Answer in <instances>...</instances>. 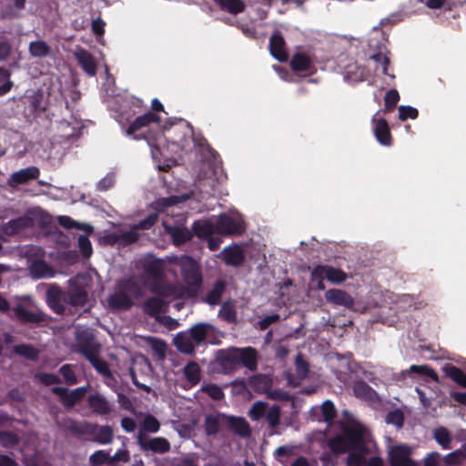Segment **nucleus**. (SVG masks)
I'll return each mask as SVG.
<instances>
[{
    "mask_svg": "<svg viewBox=\"0 0 466 466\" xmlns=\"http://www.w3.org/2000/svg\"><path fill=\"white\" fill-rule=\"evenodd\" d=\"M329 446L335 453L349 452L347 466H383V460L380 456L366 460L376 445L370 431L359 421L346 426L341 435L329 441Z\"/></svg>",
    "mask_w": 466,
    "mask_h": 466,
    "instance_id": "f257e3e1",
    "label": "nucleus"
},
{
    "mask_svg": "<svg viewBox=\"0 0 466 466\" xmlns=\"http://www.w3.org/2000/svg\"><path fill=\"white\" fill-rule=\"evenodd\" d=\"M176 267H178L181 271L183 279V288L178 292L173 288H163L160 295L162 298L154 297L147 300L144 304V310L152 316H157L160 312L164 311L167 301L165 299L168 297L173 298H187L192 297L197 294L201 285V275L199 273V267L198 263L190 257L183 256L176 258L174 261Z\"/></svg>",
    "mask_w": 466,
    "mask_h": 466,
    "instance_id": "f03ea898",
    "label": "nucleus"
},
{
    "mask_svg": "<svg viewBox=\"0 0 466 466\" xmlns=\"http://www.w3.org/2000/svg\"><path fill=\"white\" fill-rule=\"evenodd\" d=\"M387 455L390 466H419V463L411 459L413 448L403 443H392L389 439Z\"/></svg>",
    "mask_w": 466,
    "mask_h": 466,
    "instance_id": "7ed1b4c3",
    "label": "nucleus"
},
{
    "mask_svg": "<svg viewBox=\"0 0 466 466\" xmlns=\"http://www.w3.org/2000/svg\"><path fill=\"white\" fill-rule=\"evenodd\" d=\"M348 275L339 268L328 265L317 266L311 272V279L318 282V289H324L323 280L326 279L332 284H339L344 282Z\"/></svg>",
    "mask_w": 466,
    "mask_h": 466,
    "instance_id": "20e7f679",
    "label": "nucleus"
},
{
    "mask_svg": "<svg viewBox=\"0 0 466 466\" xmlns=\"http://www.w3.org/2000/svg\"><path fill=\"white\" fill-rule=\"evenodd\" d=\"M217 233L221 235H232L241 233L244 229V221L238 213L231 217L222 215L218 218L217 223Z\"/></svg>",
    "mask_w": 466,
    "mask_h": 466,
    "instance_id": "39448f33",
    "label": "nucleus"
},
{
    "mask_svg": "<svg viewBox=\"0 0 466 466\" xmlns=\"http://www.w3.org/2000/svg\"><path fill=\"white\" fill-rule=\"evenodd\" d=\"M132 289V283L127 282L123 285H119L117 290L111 295L108 299V305L114 309H127L132 305V300L129 293Z\"/></svg>",
    "mask_w": 466,
    "mask_h": 466,
    "instance_id": "423d86ee",
    "label": "nucleus"
},
{
    "mask_svg": "<svg viewBox=\"0 0 466 466\" xmlns=\"http://www.w3.org/2000/svg\"><path fill=\"white\" fill-rule=\"evenodd\" d=\"M137 441L141 450L144 451H151L157 453H165L170 450V443L166 438L155 437L145 438L141 431H138Z\"/></svg>",
    "mask_w": 466,
    "mask_h": 466,
    "instance_id": "0eeeda50",
    "label": "nucleus"
},
{
    "mask_svg": "<svg viewBox=\"0 0 466 466\" xmlns=\"http://www.w3.org/2000/svg\"><path fill=\"white\" fill-rule=\"evenodd\" d=\"M46 301L55 312L61 314L68 304L67 294L56 286H50L46 290Z\"/></svg>",
    "mask_w": 466,
    "mask_h": 466,
    "instance_id": "6e6552de",
    "label": "nucleus"
},
{
    "mask_svg": "<svg viewBox=\"0 0 466 466\" xmlns=\"http://www.w3.org/2000/svg\"><path fill=\"white\" fill-rule=\"evenodd\" d=\"M81 351L100 374L106 377H110L111 373L107 363L98 357V345H94L89 348H84L82 349Z\"/></svg>",
    "mask_w": 466,
    "mask_h": 466,
    "instance_id": "1a4fd4ad",
    "label": "nucleus"
},
{
    "mask_svg": "<svg viewBox=\"0 0 466 466\" xmlns=\"http://www.w3.org/2000/svg\"><path fill=\"white\" fill-rule=\"evenodd\" d=\"M73 55L82 69L88 76H95L96 73V63L93 56L82 47H76Z\"/></svg>",
    "mask_w": 466,
    "mask_h": 466,
    "instance_id": "9d476101",
    "label": "nucleus"
},
{
    "mask_svg": "<svg viewBox=\"0 0 466 466\" xmlns=\"http://www.w3.org/2000/svg\"><path fill=\"white\" fill-rule=\"evenodd\" d=\"M325 299L329 303L343 306L347 309H353L354 299L346 291L337 289H331L326 291Z\"/></svg>",
    "mask_w": 466,
    "mask_h": 466,
    "instance_id": "9b49d317",
    "label": "nucleus"
},
{
    "mask_svg": "<svg viewBox=\"0 0 466 466\" xmlns=\"http://www.w3.org/2000/svg\"><path fill=\"white\" fill-rule=\"evenodd\" d=\"M39 176V169L36 167H28L14 172L8 179L10 187H17L20 184H25Z\"/></svg>",
    "mask_w": 466,
    "mask_h": 466,
    "instance_id": "f8f14e48",
    "label": "nucleus"
},
{
    "mask_svg": "<svg viewBox=\"0 0 466 466\" xmlns=\"http://www.w3.org/2000/svg\"><path fill=\"white\" fill-rule=\"evenodd\" d=\"M232 357L250 370L257 368V353L251 348L235 349L232 350Z\"/></svg>",
    "mask_w": 466,
    "mask_h": 466,
    "instance_id": "ddd939ff",
    "label": "nucleus"
},
{
    "mask_svg": "<svg viewBox=\"0 0 466 466\" xmlns=\"http://www.w3.org/2000/svg\"><path fill=\"white\" fill-rule=\"evenodd\" d=\"M374 135L378 141L384 145L389 146L390 144V129L385 119L374 116L372 119Z\"/></svg>",
    "mask_w": 466,
    "mask_h": 466,
    "instance_id": "4468645a",
    "label": "nucleus"
},
{
    "mask_svg": "<svg viewBox=\"0 0 466 466\" xmlns=\"http://www.w3.org/2000/svg\"><path fill=\"white\" fill-rule=\"evenodd\" d=\"M284 44L285 41L279 33H275L271 35L269 40L270 53L280 62L288 59V55L284 49Z\"/></svg>",
    "mask_w": 466,
    "mask_h": 466,
    "instance_id": "2eb2a0df",
    "label": "nucleus"
},
{
    "mask_svg": "<svg viewBox=\"0 0 466 466\" xmlns=\"http://www.w3.org/2000/svg\"><path fill=\"white\" fill-rule=\"evenodd\" d=\"M159 117L151 112L146 113L140 116H137L134 122L128 127L126 131L127 136H132L135 132L140 130L141 128L147 127L149 124L154 122H158Z\"/></svg>",
    "mask_w": 466,
    "mask_h": 466,
    "instance_id": "dca6fc26",
    "label": "nucleus"
},
{
    "mask_svg": "<svg viewBox=\"0 0 466 466\" xmlns=\"http://www.w3.org/2000/svg\"><path fill=\"white\" fill-rule=\"evenodd\" d=\"M89 433L93 441L99 444H109L113 441V431L109 426L94 425Z\"/></svg>",
    "mask_w": 466,
    "mask_h": 466,
    "instance_id": "f3484780",
    "label": "nucleus"
},
{
    "mask_svg": "<svg viewBox=\"0 0 466 466\" xmlns=\"http://www.w3.org/2000/svg\"><path fill=\"white\" fill-rule=\"evenodd\" d=\"M188 331L195 343L198 345L205 341L208 336L213 334L214 328L212 325L208 323H198L193 326Z\"/></svg>",
    "mask_w": 466,
    "mask_h": 466,
    "instance_id": "a211bd4d",
    "label": "nucleus"
},
{
    "mask_svg": "<svg viewBox=\"0 0 466 466\" xmlns=\"http://www.w3.org/2000/svg\"><path fill=\"white\" fill-rule=\"evenodd\" d=\"M227 264L232 266L239 265L243 258V252L238 246H232L223 249L218 255Z\"/></svg>",
    "mask_w": 466,
    "mask_h": 466,
    "instance_id": "6ab92c4d",
    "label": "nucleus"
},
{
    "mask_svg": "<svg viewBox=\"0 0 466 466\" xmlns=\"http://www.w3.org/2000/svg\"><path fill=\"white\" fill-rule=\"evenodd\" d=\"M174 343L179 351L187 354L191 353L197 345L189 331L177 334L174 338Z\"/></svg>",
    "mask_w": 466,
    "mask_h": 466,
    "instance_id": "aec40b11",
    "label": "nucleus"
},
{
    "mask_svg": "<svg viewBox=\"0 0 466 466\" xmlns=\"http://www.w3.org/2000/svg\"><path fill=\"white\" fill-rule=\"evenodd\" d=\"M410 373H416L430 378L436 382L439 380L436 371L428 365H411L408 370L402 372L403 375H409Z\"/></svg>",
    "mask_w": 466,
    "mask_h": 466,
    "instance_id": "412c9836",
    "label": "nucleus"
},
{
    "mask_svg": "<svg viewBox=\"0 0 466 466\" xmlns=\"http://www.w3.org/2000/svg\"><path fill=\"white\" fill-rule=\"evenodd\" d=\"M443 372L460 386L466 388V374L459 368L447 364L442 368Z\"/></svg>",
    "mask_w": 466,
    "mask_h": 466,
    "instance_id": "4be33fe9",
    "label": "nucleus"
},
{
    "mask_svg": "<svg viewBox=\"0 0 466 466\" xmlns=\"http://www.w3.org/2000/svg\"><path fill=\"white\" fill-rule=\"evenodd\" d=\"M193 230L198 237L207 238L217 233L216 225L209 220H199L194 223Z\"/></svg>",
    "mask_w": 466,
    "mask_h": 466,
    "instance_id": "5701e85b",
    "label": "nucleus"
},
{
    "mask_svg": "<svg viewBox=\"0 0 466 466\" xmlns=\"http://www.w3.org/2000/svg\"><path fill=\"white\" fill-rule=\"evenodd\" d=\"M88 401L90 407L97 413L106 414L110 410L108 402L100 395H91Z\"/></svg>",
    "mask_w": 466,
    "mask_h": 466,
    "instance_id": "b1692460",
    "label": "nucleus"
},
{
    "mask_svg": "<svg viewBox=\"0 0 466 466\" xmlns=\"http://www.w3.org/2000/svg\"><path fill=\"white\" fill-rule=\"evenodd\" d=\"M354 394L363 400H374L377 395L376 392L365 382H356L353 388Z\"/></svg>",
    "mask_w": 466,
    "mask_h": 466,
    "instance_id": "393cba45",
    "label": "nucleus"
},
{
    "mask_svg": "<svg viewBox=\"0 0 466 466\" xmlns=\"http://www.w3.org/2000/svg\"><path fill=\"white\" fill-rule=\"evenodd\" d=\"M230 428L238 435L247 437L250 433V429L248 422L242 418L230 417L229 420Z\"/></svg>",
    "mask_w": 466,
    "mask_h": 466,
    "instance_id": "a878e982",
    "label": "nucleus"
},
{
    "mask_svg": "<svg viewBox=\"0 0 466 466\" xmlns=\"http://www.w3.org/2000/svg\"><path fill=\"white\" fill-rule=\"evenodd\" d=\"M221 9L229 12L230 14L237 15L241 13L245 5L241 0H216Z\"/></svg>",
    "mask_w": 466,
    "mask_h": 466,
    "instance_id": "bb28decb",
    "label": "nucleus"
},
{
    "mask_svg": "<svg viewBox=\"0 0 466 466\" xmlns=\"http://www.w3.org/2000/svg\"><path fill=\"white\" fill-rule=\"evenodd\" d=\"M49 52L50 47L45 41L37 40L29 44V53L35 57L46 56Z\"/></svg>",
    "mask_w": 466,
    "mask_h": 466,
    "instance_id": "cd10ccee",
    "label": "nucleus"
},
{
    "mask_svg": "<svg viewBox=\"0 0 466 466\" xmlns=\"http://www.w3.org/2000/svg\"><path fill=\"white\" fill-rule=\"evenodd\" d=\"M30 272L36 279L49 278L53 276V272L48 265L45 262L38 261L31 266Z\"/></svg>",
    "mask_w": 466,
    "mask_h": 466,
    "instance_id": "c85d7f7f",
    "label": "nucleus"
},
{
    "mask_svg": "<svg viewBox=\"0 0 466 466\" xmlns=\"http://www.w3.org/2000/svg\"><path fill=\"white\" fill-rule=\"evenodd\" d=\"M433 436L442 449L447 450L451 448V437L447 429L443 427L437 428L433 432Z\"/></svg>",
    "mask_w": 466,
    "mask_h": 466,
    "instance_id": "c756f323",
    "label": "nucleus"
},
{
    "mask_svg": "<svg viewBox=\"0 0 466 466\" xmlns=\"http://www.w3.org/2000/svg\"><path fill=\"white\" fill-rule=\"evenodd\" d=\"M311 61L309 57L304 54H296L291 60V67L294 71H306L309 68Z\"/></svg>",
    "mask_w": 466,
    "mask_h": 466,
    "instance_id": "7c9ffc66",
    "label": "nucleus"
},
{
    "mask_svg": "<svg viewBox=\"0 0 466 466\" xmlns=\"http://www.w3.org/2000/svg\"><path fill=\"white\" fill-rule=\"evenodd\" d=\"M30 225L31 220L28 218H19L6 224L5 232L7 234H15L18 232L20 229L25 228Z\"/></svg>",
    "mask_w": 466,
    "mask_h": 466,
    "instance_id": "2f4dec72",
    "label": "nucleus"
},
{
    "mask_svg": "<svg viewBox=\"0 0 466 466\" xmlns=\"http://www.w3.org/2000/svg\"><path fill=\"white\" fill-rule=\"evenodd\" d=\"M184 374L192 384H197L200 380V368L195 362L188 363L185 366Z\"/></svg>",
    "mask_w": 466,
    "mask_h": 466,
    "instance_id": "473e14b6",
    "label": "nucleus"
},
{
    "mask_svg": "<svg viewBox=\"0 0 466 466\" xmlns=\"http://www.w3.org/2000/svg\"><path fill=\"white\" fill-rule=\"evenodd\" d=\"M86 393V388L80 387L77 389H75L69 393H66L62 396V400L65 405L66 406H73L77 400L83 398V396Z\"/></svg>",
    "mask_w": 466,
    "mask_h": 466,
    "instance_id": "72a5a7b5",
    "label": "nucleus"
},
{
    "mask_svg": "<svg viewBox=\"0 0 466 466\" xmlns=\"http://www.w3.org/2000/svg\"><path fill=\"white\" fill-rule=\"evenodd\" d=\"M224 289L225 284L222 281L217 282L213 289L208 293L207 297L208 303L210 305L218 304L221 299Z\"/></svg>",
    "mask_w": 466,
    "mask_h": 466,
    "instance_id": "f704fd0d",
    "label": "nucleus"
},
{
    "mask_svg": "<svg viewBox=\"0 0 466 466\" xmlns=\"http://www.w3.org/2000/svg\"><path fill=\"white\" fill-rule=\"evenodd\" d=\"M159 427V422L154 416L147 415L143 420L141 430L139 431H141L142 434L143 431L155 433L158 431Z\"/></svg>",
    "mask_w": 466,
    "mask_h": 466,
    "instance_id": "c9c22d12",
    "label": "nucleus"
},
{
    "mask_svg": "<svg viewBox=\"0 0 466 466\" xmlns=\"http://www.w3.org/2000/svg\"><path fill=\"white\" fill-rule=\"evenodd\" d=\"M89 462L92 466H99L101 464H111L110 462V455L105 451H96L89 457Z\"/></svg>",
    "mask_w": 466,
    "mask_h": 466,
    "instance_id": "e433bc0d",
    "label": "nucleus"
},
{
    "mask_svg": "<svg viewBox=\"0 0 466 466\" xmlns=\"http://www.w3.org/2000/svg\"><path fill=\"white\" fill-rule=\"evenodd\" d=\"M58 222L61 226H63L66 228H76L78 229H82L85 231H90L92 228L87 224H79L73 220L71 218L66 216H60L58 218Z\"/></svg>",
    "mask_w": 466,
    "mask_h": 466,
    "instance_id": "4c0bfd02",
    "label": "nucleus"
},
{
    "mask_svg": "<svg viewBox=\"0 0 466 466\" xmlns=\"http://www.w3.org/2000/svg\"><path fill=\"white\" fill-rule=\"evenodd\" d=\"M68 303L73 306H82L87 299V294L82 289H76L67 294Z\"/></svg>",
    "mask_w": 466,
    "mask_h": 466,
    "instance_id": "58836bf2",
    "label": "nucleus"
},
{
    "mask_svg": "<svg viewBox=\"0 0 466 466\" xmlns=\"http://www.w3.org/2000/svg\"><path fill=\"white\" fill-rule=\"evenodd\" d=\"M268 408V407L266 403L258 401L252 405L248 411V414L252 420H258L262 416H265Z\"/></svg>",
    "mask_w": 466,
    "mask_h": 466,
    "instance_id": "ea45409f",
    "label": "nucleus"
},
{
    "mask_svg": "<svg viewBox=\"0 0 466 466\" xmlns=\"http://www.w3.org/2000/svg\"><path fill=\"white\" fill-rule=\"evenodd\" d=\"M15 317L23 321H28V322H36L40 319V318L27 310H25L23 307L17 306L14 309Z\"/></svg>",
    "mask_w": 466,
    "mask_h": 466,
    "instance_id": "a19ab883",
    "label": "nucleus"
},
{
    "mask_svg": "<svg viewBox=\"0 0 466 466\" xmlns=\"http://www.w3.org/2000/svg\"><path fill=\"white\" fill-rule=\"evenodd\" d=\"M266 419L271 427H276L279 423L280 412L279 408L276 405L268 407L266 411Z\"/></svg>",
    "mask_w": 466,
    "mask_h": 466,
    "instance_id": "79ce46f5",
    "label": "nucleus"
},
{
    "mask_svg": "<svg viewBox=\"0 0 466 466\" xmlns=\"http://www.w3.org/2000/svg\"><path fill=\"white\" fill-rule=\"evenodd\" d=\"M201 390L207 393L213 400H221L224 393L220 387L215 384H207L201 387Z\"/></svg>",
    "mask_w": 466,
    "mask_h": 466,
    "instance_id": "37998d69",
    "label": "nucleus"
},
{
    "mask_svg": "<svg viewBox=\"0 0 466 466\" xmlns=\"http://www.w3.org/2000/svg\"><path fill=\"white\" fill-rule=\"evenodd\" d=\"M296 453L295 446L285 445L280 446L275 451V456L278 460L282 461L285 458H289Z\"/></svg>",
    "mask_w": 466,
    "mask_h": 466,
    "instance_id": "c03bdc74",
    "label": "nucleus"
},
{
    "mask_svg": "<svg viewBox=\"0 0 466 466\" xmlns=\"http://www.w3.org/2000/svg\"><path fill=\"white\" fill-rule=\"evenodd\" d=\"M321 411L325 421L328 422L331 421L336 414L334 404L329 400H326L322 403Z\"/></svg>",
    "mask_w": 466,
    "mask_h": 466,
    "instance_id": "a18cd8bd",
    "label": "nucleus"
},
{
    "mask_svg": "<svg viewBox=\"0 0 466 466\" xmlns=\"http://www.w3.org/2000/svg\"><path fill=\"white\" fill-rule=\"evenodd\" d=\"M218 419L216 416H207L205 419V430L206 432L210 434H215L218 431Z\"/></svg>",
    "mask_w": 466,
    "mask_h": 466,
    "instance_id": "49530a36",
    "label": "nucleus"
},
{
    "mask_svg": "<svg viewBox=\"0 0 466 466\" xmlns=\"http://www.w3.org/2000/svg\"><path fill=\"white\" fill-rule=\"evenodd\" d=\"M417 116L418 111L414 107L405 106H400L399 107V117L402 121L406 120L407 118L415 119Z\"/></svg>",
    "mask_w": 466,
    "mask_h": 466,
    "instance_id": "de8ad7c7",
    "label": "nucleus"
},
{
    "mask_svg": "<svg viewBox=\"0 0 466 466\" xmlns=\"http://www.w3.org/2000/svg\"><path fill=\"white\" fill-rule=\"evenodd\" d=\"M170 233L173 237L174 242L178 245L186 240H187L190 237V234L187 230L182 229V228H175L173 230H170Z\"/></svg>",
    "mask_w": 466,
    "mask_h": 466,
    "instance_id": "09e8293b",
    "label": "nucleus"
},
{
    "mask_svg": "<svg viewBox=\"0 0 466 466\" xmlns=\"http://www.w3.org/2000/svg\"><path fill=\"white\" fill-rule=\"evenodd\" d=\"M15 350L17 354L27 359H35L37 356V351L34 348L27 345L16 346Z\"/></svg>",
    "mask_w": 466,
    "mask_h": 466,
    "instance_id": "8fccbe9b",
    "label": "nucleus"
},
{
    "mask_svg": "<svg viewBox=\"0 0 466 466\" xmlns=\"http://www.w3.org/2000/svg\"><path fill=\"white\" fill-rule=\"evenodd\" d=\"M371 59L375 62L377 69L380 68L384 75L388 74L387 68L389 65V59L387 56L382 54H377L372 56Z\"/></svg>",
    "mask_w": 466,
    "mask_h": 466,
    "instance_id": "3c124183",
    "label": "nucleus"
},
{
    "mask_svg": "<svg viewBox=\"0 0 466 466\" xmlns=\"http://www.w3.org/2000/svg\"><path fill=\"white\" fill-rule=\"evenodd\" d=\"M60 372L65 379V381L70 385L76 384L77 382L76 377L68 365H64L60 368Z\"/></svg>",
    "mask_w": 466,
    "mask_h": 466,
    "instance_id": "603ef678",
    "label": "nucleus"
},
{
    "mask_svg": "<svg viewBox=\"0 0 466 466\" xmlns=\"http://www.w3.org/2000/svg\"><path fill=\"white\" fill-rule=\"evenodd\" d=\"M78 246L85 257L88 258L91 256L92 246H91V242L87 237L80 236L78 238Z\"/></svg>",
    "mask_w": 466,
    "mask_h": 466,
    "instance_id": "864d4df0",
    "label": "nucleus"
},
{
    "mask_svg": "<svg viewBox=\"0 0 466 466\" xmlns=\"http://www.w3.org/2000/svg\"><path fill=\"white\" fill-rule=\"evenodd\" d=\"M148 341L151 347L159 354V356L164 357L167 350V344L158 339L149 338Z\"/></svg>",
    "mask_w": 466,
    "mask_h": 466,
    "instance_id": "5fc2aeb1",
    "label": "nucleus"
},
{
    "mask_svg": "<svg viewBox=\"0 0 466 466\" xmlns=\"http://www.w3.org/2000/svg\"><path fill=\"white\" fill-rule=\"evenodd\" d=\"M386 421L387 423L394 424L397 427H401L403 423V415L399 410L391 411L388 413Z\"/></svg>",
    "mask_w": 466,
    "mask_h": 466,
    "instance_id": "6e6d98bb",
    "label": "nucleus"
},
{
    "mask_svg": "<svg viewBox=\"0 0 466 466\" xmlns=\"http://www.w3.org/2000/svg\"><path fill=\"white\" fill-rule=\"evenodd\" d=\"M424 466H441V454L433 451L429 453L423 460Z\"/></svg>",
    "mask_w": 466,
    "mask_h": 466,
    "instance_id": "4d7b16f0",
    "label": "nucleus"
},
{
    "mask_svg": "<svg viewBox=\"0 0 466 466\" xmlns=\"http://www.w3.org/2000/svg\"><path fill=\"white\" fill-rule=\"evenodd\" d=\"M130 460V455L127 450L121 449L118 450L114 456L110 457V462H116V461H122V462H128Z\"/></svg>",
    "mask_w": 466,
    "mask_h": 466,
    "instance_id": "13d9d810",
    "label": "nucleus"
},
{
    "mask_svg": "<svg viewBox=\"0 0 466 466\" xmlns=\"http://www.w3.org/2000/svg\"><path fill=\"white\" fill-rule=\"evenodd\" d=\"M296 371L299 378H304L308 372L307 363L301 359L300 355H298L296 359Z\"/></svg>",
    "mask_w": 466,
    "mask_h": 466,
    "instance_id": "bf43d9fd",
    "label": "nucleus"
},
{
    "mask_svg": "<svg viewBox=\"0 0 466 466\" xmlns=\"http://www.w3.org/2000/svg\"><path fill=\"white\" fill-rule=\"evenodd\" d=\"M115 183V177L113 174H107L97 184V187L101 190H106Z\"/></svg>",
    "mask_w": 466,
    "mask_h": 466,
    "instance_id": "052dcab7",
    "label": "nucleus"
},
{
    "mask_svg": "<svg viewBox=\"0 0 466 466\" xmlns=\"http://www.w3.org/2000/svg\"><path fill=\"white\" fill-rule=\"evenodd\" d=\"M400 99L399 93L396 90H390L385 96L386 106H394Z\"/></svg>",
    "mask_w": 466,
    "mask_h": 466,
    "instance_id": "680f3d73",
    "label": "nucleus"
},
{
    "mask_svg": "<svg viewBox=\"0 0 466 466\" xmlns=\"http://www.w3.org/2000/svg\"><path fill=\"white\" fill-rule=\"evenodd\" d=\"M461 459L462 458L461 456V451H459V450H457V451L446 455L444 458V461L447 465H454V464L459 463Z\"/></svg>",
    "mask_w": 466,
    "mask_h": 466,
    "instance_id": "e2e57ef3",
    "label": "nucleus"
},
{
    "mask_svg": "<svg viewBox=\"0 0 466 466\" xmlns=\"http://www.w3.org/2000/svg\"><path fill=\"white\" fill-rule=\"evenodd\" d=\"M39 380L46 385H52L58 381L56 376L48 373H41L37 375Z\"/></svg>",
    "mask_w": 466,
    "mask_h": 466,
    "instance_id": "0e129e2a",
    "label": "nucleus"
},
{
    "mask_svg": "<svg viewBox=\"0 0 466 466\" xmlns=\"http://www.w3.org/2000/svg\"><path fill=\"white\" fill-rule=\"evenodd\" d=\"M157 221V215L156 214H152V215H149L146 219H144L143 221H141L136 228H140V229H147V228H149L150 227H152Z\"/></svg>",
    "mask_w": 466,
    "mask_h": 466,
    "instance_id": "69168bd1",
    "label": "nucleus"
},
{
    "mask_svg": "<svg viewBox=\"0 0 466 466\" xmlns=\"http://www.w3.org/2000/svg\"><path fill=\"white\" fill-rule=\"evenodd\" d=\"M121 426L127 432H132L136 430V423L131 418H124L121 420Z\"/></svg>",
    "mask_w": 466,
    "mask_h": 466,
    "instance_id": "338daca9",
    "label": "nucleus"
},
{
    "mask_svg": "<svg viewBox=\"0 0 466 466\" xmlns=\"http://www.w3.org/2000/svg\"><path fill=\"white\" fill-rule=\"evenodd\" d=\"M291 466H317V463L315 461L310 463L305 457H299L294 461Z\"/></svg>",
    "mask_w": 466,
    "mask_h": 466,
    "instance_id": "774afa93",
    "label": "nucleus"
}]
</instances>
